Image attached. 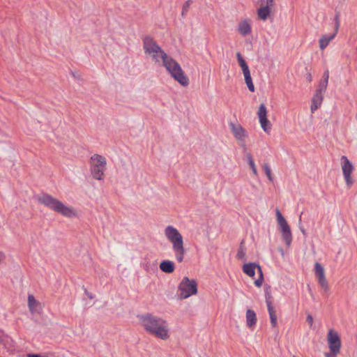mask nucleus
<instances>
[{
	"mask_svg": "<svg viewBox=\"0 0 357 357\" xmlns=\"http://www.w3.org/2000/svg\"><path fill=\"white\" fill-rule=\"evenodd\" d=\"M229 127L232 134L238 142V145L243 150H246V138L248 137V132L239 123H230Z\"/></svg>",
	"mask_w": 357,
	"mask_h": 357,
	"instance_id": "10",
	"label": "nucleus"
},
{
	"mask_svg": "<svg viewBox=\"0 0 357 357\" xmlns=\"http://www.w3.org/2000/svg\"><path fill=\"white\" fill-rule=\"evenodd\" d=\"M90 172L93 178L98 181L104 179L107 161L105 156L93 154L89 160Z\"/></svg>",
	"mask_w": 357,
	"mask_h": 357,
	"instance_id": "6",
	"label": "nucleus"
},
{
	"mask_svg": "<svg viewBox=\"0 0 357 357\" xmlns=\"http://www.w3.org/2000/svg\"><path fill=\"white\" fill-rule=\"evenodd\" d=\"M160 269L165 273H172L175 270V264L171 260H163L159 265Z\"/></svg>",
	"mask_w": 357,
	"mask_h": 357,
	"instance_id": "21",
	"label": "nucleus"
},
{
	"mask_svg": "<svg viewBox=\"0 0 357 357\" xmlns=\"http://www.w3.org/2000/svg\"><path fill=\"white\" fill-rule=\"evenodd\" d=\"M245 250L243 248L242 246H241L237 252L236 257L239 259L245 260Z\"/></svg>",
	"mask_w": 357,
	"mask_h": 357,
	"instance_id": "28",
	"label": "nucleus"
},
{
	"mask_svg": "<svg viewBox=\"0 0 357 357\" xmlns=\"http://www.w3.org/2000/svg\"><path fill=\"white\" fill-rule=\"evenodd\" d=\"M197 282L195 279H190L188 277L183 278L178 284L177 289V296L178 299H187L190 296L197 295Z\"/></svg>",
	"mask_w": 357,
	"mask_h": 357,
	"instance_id": "7",
	"label": "nucleus"
},
{
	"mask_svg": "<svg viewBox=\"0 0 357 357\" xmlns=\"http://www.w3.org/2000/svg\"><path fill=\"white\" fill-rule=\"evenodd\" d=\"M323 100L324 94L315 91L311 100L310 111L312 113H314L321 107Z\"/></svg>",
	"mask_w": 357,
	"mask_h": 357,
	"instance_id": "19",
	"label": "nucleus"
},
{
	"mask_svg": "<svg viewBox=\"0 0 357 357\" xmlns=\"http://www.w3.org/2000/svg\"><path fill=\"white\" fill-rule=\"evenodd\" d=\"M164 235L172 245L176 260L178 263L183 262L186 250L184 247L183 237L181 232L174 226L168 225L164 229Z\"/></svg>",
	"mask_w": 357,
	"mask_h": 357,
	"instance_id": "3",
	"label": "nucleus"
},
{
	"mask_svg": "<svg viewBox=\"0 0 357 357\" xmlns=\"http://www.w3.org/2000/svg\"><path fill=\"white\" fill-rule=\"evenodd\" d=\"M249 166L251 168L252 174H254V176H257L258 175V172H257L255 163L254 162L252 164H250V165H249Z\"/></svg>",
	"mask_w": 357,
	"mask_h": 357,
	"instance_id": "30",
	"label": "nucleus"
},
{
	"mask_svg": "<svg viewBox=\"0 0 357 357\" xmlns=\"http://www.w3.org/2000/svg\"><path fill=\"white\" fill-rule=\"evenodd\" d=\"M327 342L330 351L334 354H339L341 349V339L338 333L331 328L327 333Z\"/></svg>",
	"mask_w": 357,
	"mask_h": 357,
	"instance_id": "11",
	"label": "nucleus"
},
{
	"mask_svg": "<svg viewBox=\"0 0 357 357\" xmlns=\"http://www.w3.org/2000/svg\"><path fill=\"white\" fill-rule=\"evenodd\" d=\"M301 231L302 234H303L304 236H305V235H306V231H305V230L304 229L301 228Z\"/></svg>",
	"mask_w": 357,
	"mask_h": 357,
	"instance_id": "38",
	"label": "nucleus"
},
{
	"mask_svg": "<svg viewBox=\"0 0 357 357\" xmlns=\"http://www.w3.org/2000/svg\"><path fill=\"white\" fill-rule=\"evenodd\" d=\"M340 165L342 168V175L347 188H351L355 183V179L352 176L354 171V166L352 162L345 155H342L340 158Z\"/></svg>",
	"mask_w": 357,
	"mask_h": 357,
	"instance_id": "8",
	"label": "nucleus"
},
{
	"mask_svg": "<svg viewBox=\"0 0 357 357\" xmlns=\"http://www.w3.org/2000/svg\"><path fill=\"white\" fill-rule=\"evenodd\" d=\"M38 202L39 204L44 205L63 217L68 218L78 217L79 213L75 208L64 204L60 200L48 194L39 196Z\"/></svg>",
	"mask_w": 357,
	"mask_h": 357,
	"instance_id": "2",
	"label": "nucleus"
},
{
	"mask_svg": "<svg viewBox=\"0 0 357 357\" xmlns=\"http://www.w3.org/2000/svg\"><path fill=\"white\" fill-rule=\"evenodd\" d=\"M236 30L243 37L250 35L252 33V20L250 18L241 19L237 24Z\"/></svg>",
	"mask_w": 357,
	"mask_h": 357,
	"instance_id": "16",
	"label": "nucleus"
},
{
	"mask_svg": "<svg viewBox=\"0 0 357 357\" xmlns=\"http://www.w3.org/2000/svg\"><path fill=\"white\" fill-rule=\"evenodd\" d=\"M27 357H47V356H42L39 354H29L27 355Z\"/></svg>",
	"mask_w": 357,
	"mask_h": 357,
	"instance_id": "33",
	"label": "nucleus"
},
{
	"mask_svg": "<svg viewBox=\"0 0 357 357\" xmlns=\"http://www.w3.org/2000/svg\"><path fill=\"white\" fill-rule=\"evenodd\" d=\"M263 169L265 172V174L267 176V178H268V180L270 181H273V176H272V174H271V169L269 167V165L266 163L264 164L263 165Z\"/></svg>",
	"mask_w": 357,
	"mask_h": 357,
	"instance_id": "25",
	"label": "nucleus"
},
{
	"mask_svg": "<svg viewBox=\"0 0 357 357\" xmlns=\"http://www.w3.org/2000/svg\"><path fill=\"white\" fill-rule=\"evenodd\" d=\"M86 294L90 299H92L94 298L93 295L91 293H89L88 291H86Z\"/></svg>",
	"mask_w": 357,
	"mask_h": 357,
	"instance_id": "36",
	"label": "nucleus"
},
{
	"mask_svg": "<svg viewBox=\"0 0 357 357\" xmlns=\"http://www.w3.org/2000/svg\"><path fill=\"white\" fill-rule=\"evenodd\" d=\"M328 79H329V72H328V70H326L324 73L323 77L319 81L317 89H316L315 91L324 95V93L328 86Z\"/></svg>",
	"mask_w": 357,
	"mask_h": 357,
	"instance_id": "20",
	"label": "nucleus"
},
{
	"mask_svg": "<svg viewBox=\"0 0 357 357\" xmlns=\"http://www.w3.org/2000/svg\"><path fill=\"white\" fill-rule=\"evenodd\" d=\"M337 354H334L333 352L326 353L325 357H336Z\"/></svg>",
	"mask_w": 357,
	"mask_h": 357,
	"instance_id": "32",
	"label": "nucleus"
},
{
	"mask_svg": "<svg viewBox=\"0 0 357 357\" xmlns=\"http://www.w3.org/2000/svg\"><path fill=\"white\" fill-rule=\"evenodd\" d=\"M314 273L317 278L318 282L321 287L328 291L329 289L328 282L326 278L325 271L324 267L318 262L314 264Z\"/></svg>",
	"mask_w": 357,
	"mask_h": 357,
	"instance_id": "15",
	"label": "nucleus"
},
{
	"mask_svg": "<svg viewBox=\"0 0 357 357\" xmlns=\"http://www.w3.org/2000/svg\"><path fill=\"white\" fill-rule=\"evenodd\" d=\"M257 323V316L254 310L248 309L246 311V325L250 328L253 329Z\"/></svg>",
	"mask_w": 357,
	"mask_h": 357,
	"instance_id": "22",
	"label": "nucleus"
},
{
	"mask_svg": "<svg viewBox=\"0 0 357 357\" xmlns=\"http://www.w3.org/2000/svg\"><path fill=\"white\" fill-rule=\"evenodd\" d=\"M306 320H307V323L309 324L310 326V327L312 326L313 323H314V319L311 314H308L307 316Z\"/></svg>",
	"mask_w": 357,
	"mask_h": 357,
	"instance_id": "31",
	"label": "nucleus"
},
{
	"mask_svg": "<svg viewBox=\"0 0 357 357\" xmlns=\"http://www.w3.org/2000/svg\"><path fill=\"white\" fill-rule=\"evenodd\" d=\"M243 151H244L245 157L248 161V165L254 163L255 161L253 160L252 154L250 152L247 151V149L243 150Z\"/></svg>",
	"mask_w": 357,
	"mask_h": 357,
	"instance_id": "27",
	"label": "nucleus"
},
{
	"mask_svg": "<svg viewBox=\"0 0 357 357\" xmlns=\"http://www.w3.org/2000/svg\"><path fill=\"white\" fill-rule=\"evenodd\" d=\"M339 28V19L338 17H336V24H335V30L333 33L330 36L324 35L321 36L319 39V48L323 50H324L329 44V43L335 37L337 30Z\"/></svg>",
	"mask_w": 357,
	"mask_h": 357,
	"instance_id": "17",
	"label": "nucleus"
},
{
	"mask_svg": "<svg viewBox=\"0 0 357 357\" xmlns=\"http://www.w3.org/2000/svg\"><path fill=\"white\" fill-rule=\"evenodd\" d=\"M143 49L145 54L157 64H161L167 56L159 45L150 37H146L144 39Z\"/></svg>",
	"mask_w": 357,
	"mask_h": 357,
	"instance_id": "5",
	"label": "nucleus"
},
{
	"mask_svg": "<svg viewBox=\"0 0 357 357\" xmlns=\"http://www.w3.org/2000/svg\"><path fill=\"white\" fill-rule=\"evenodd\" d=\"M5 259V255L3 252L0 251V262Z\"/></svg>",
	"mask_w": 357,
	"mask_h": 357,
	"instance_id": "35",
	"label": "nucleus"
},
{
	"mask_svg": "<svg viewBox=\"0 0 357 357\" xmlns=\"http://www.w3.org/2000/svg\"><path fill=\"white\" fill-rule=\"evenodd\" d=\"M274 3V0H267V4L269 6H273Z\"/></svg>",
	"mask_w": 357,
	"mask_h": 357,
	"instance_id": "37",
	"label": "nucleus"
},
{
	"mask_svg": "<svg viewBox=\"0 0 357 357\" xmlns=\"http://www.w3.org/2000/svg\"><path fill=\"white\" fill-rule=\"evenodd\" d=\"M191 3L192 1L190 0H188L184 3L182 9V15H184V14L188 12V8L191 5Z\"/></svg>",
	"mask_w": 357,
	"mask_h": 357,
	"instance_id": "29",
	"label": "nucleus"
},
{
	"mask_svg": "<svg viewBox=\"0 0 357 357\" xmlns=\"http://www.w3.org/2000/svg\"><path fill=\"white\" fill-rule=\"evenodd\" d=\"M266 303L271 325L273 327H275L277 326L276 311L274 309V307L272 305L271 302L270 301H266Z\"/></svg>",
	"mask_w": 357,
	"mask_h": 357,
	"instance_id": "23",
	"label": "nucleus"
},
{
	"mask_svg": "<svg viewBox=\"0 0 357 357\" xmlns=\"http://www.w3.org/2000/svg\"><path fill=\"white\" fill-rule=\"evenodd\" d=\"M269 5L261 7L257 10L258 17L261 20H266L270 15Z\"/></svg>",
	"mask_w": 357,
	"mask_h": 357,
	"instance_id": "24",
	"label": "nucleus"
},
{
	"mask_svg": "<svg viewBox=\"0 0 357 357\" xmlns=\"http://www.w3.org/2000/svg\"><path fill=\"white\" fill-rule=\"evenodd\" d=\"M28 307L32 314L40 313L43 309L41 303L32 294L28 296Z\"/></svg>",
	"mask_w": 357,
	"mask_h": 357,
	"instance_id": "18",
	"label": "nucleus"
},
{
	"mask_svg": "<svg viewBox=\"0 0 357 357\" xmlns=\"http://www.w3.org/2000/svg\"><path fill=\"white\" fill-rule=\"evenodd\" d=\"M307 77V81H308L309 82H312V74H311L310 73H308L307 74V77Z\"/></svg>",
	"mask_w": 357,
	"mask_h": 357,
	"instance_id": "34",
	"label": "nucleus"
},
{
	"mask_svg": "<svg viewBox=\"0 0 357 357\" xmlns=\"http://www.w3.org/2000/svg\"><path fill=\"white\" fill-rule=\"evenodd\" d=\"M243 151H244L245 157L248 161V165L254 163L255 161L253 160L252 154L250 152L247 151V149L243 150Z\"/></svg>",
	"mask_w": 357,
	"mask_h": 357,
	"instance_id": "26",
	"label": "nucleus"
},
{
	"mask_svg": "<svg viewBox=\"0 0 357 357\" xmlns=\"http://www.w3.org/2000/svg\"><path fill=\"white\" fill-rule=\"evenodd\" d=\"M140 326L150 335L161 340L170 337V328L168 321L157 315L147 313L139 317Z\"/></svg>",
	"mask_w": 357,
	"mask_h": 357,
	"instance_id": "1",
	"label": "nucleus"
},
{
	"mask_svg": "<svg viewBox=\"0 0 357 357\" xmlns=\"http://www.w3.org/2000/svg\"><path fill=\"white\" fill-rule=\"evenodd\" d=\"M236 58H237L238 64L241 68V70H242V72H243V74L244 76L245 82V84H246L248 89L251 92H254L255 88L254 84L252 82V79L251 75H250V69H249V67H248L247 63L245 62V59L243 58V56L240 52L236 53Z\"/></svg>",
	"mask_w": 357,
	"mask_h": 357,
	"instance_id": "13",
	"label": "nucleus"
},
{
	"mask_svg": "<svg viewBox=\"0 0 357 357\" xmlns=\"http://www.w3.org/2000/svg\"><path fill=\"white\" fill-rule=\"evenodd\" d=\"M276 219L280 227L282 239L287 246H290L292 241V234L289 225L283 217L279 209L276 210Z\"/></svg>",
	"mask_w": 357,
	"mask_h": 357,
	"instance_id": "9",
	"label": "nucleus"
},
{
	"mask_svg": "<svg viewBox=\"0 0 357 357\" xmlns=\"http://www.w3.org/2000/svg\"><path fill=\"white\" fill-rule=\"evenodd\" d=\"M256 271H257L259 278L255 280V284L257 287H260L262 285L264 280L263 272L261 266L255 263L245 264L243 266V271L251 278H254Z\"/></svg>",
	"mask_w": 357,
	"mask_h": 357,
	"instance_id": "12",
	"label": "nucleus"
},
{
	"mask_svg": "<svg viewBox=\"0 0 357 357\" xmlns=\"http://www.w3.org/2000/svg\"><path fill=\"white\" fill-rule=\"evenodd\" d=\"M257 116L262 130L268 133L271 130L272 125L267 118V109L264 104H261L257 111Z\"/></svg>",
	"mask_w": 357,
	"mask_h": 357,
	"instance_id": "14",
	"label": "nucleus"
},
{
	"mask_svg": "<svg viewBox=\"0 0 357 357\" xmlns=\"http://www.w3.org/2000/svg\"><path fill=\"white\" fill-rule=\"evenodd\" d=\"M161 63L171 76L181 86H187L189 84V79L185 75L179 63L172 57L167 55Z\"/></svg>",
	"mask_w": 357,
	"mask_h": 357,
	"instance_id": "4",
	"label": "nucleus"
}]
</instances>
